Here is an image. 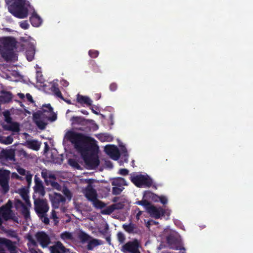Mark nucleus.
<instances>
[{
  "mask_svg": "<svg viewBox=\"0 0 253 253\" xmlns=\"http://www.w3.org/2000/svg\"><path fill=\"white\" fill-rule=\"evenodd\" d=\"M41 217H42V219L43 222L47 224L49 222V219L48 218L44 217V214L43 216L39 215Z\"/></svg>",
  "mask_w": 253,
  "mask_h": 253,
  "instance_id": "58",
  "label": "nucleus"
},
{
  "mask_svg": "<svg viewBox=\"0 0 253 253\" xmlns=\"http://www.w3.org/2000/svg\"><path fill=\"white\" fill-rule=\"evenodd\" d=\"M81 112L82 114H84V115H87L88 114V112L86 110H81Z\"/></svg>",
  "mask_w": 253,
  "mask_h": 253,
  "instance_id": "63",
  "label": "nucleus"
},
{
  "mask_svg": "<svg viewBox=\"0 0 253 253\" xmlns=\"http://www.w3.org/2000/svg\"><path fill=\"white\" fill-rule=\"evenodd\" d=\"M49 198L54 209L60 208L63 211H64V208L62 206L65 202V199L61 194L56 193L50 194Z\"/></svg>",
  "mask_w": 253,
  "mask_h": 253,
  "instance_id": "7",
  "label": "nucleus"
},
{
  "mask_svg": "<svg viewBox=\"0 0 253 253\" xmlns=\"http://www.w3.org/2000/svg\"><path fill=\"white\" fill-rule=\"evenodd\" d=\"M123 227L124 230L128 233L133 232L135 229V225L132 223L124 224Z\"/></svg>",
  "mask_w": 253,
  "mask_h": 253,
  "instance_id": "34",
  "label": "nucleus"
},
{
  "mask_svg": "<svg viewBox=\"0 0 253 253\" xmlns=\"http://www.w3.org/2000/svg\"><path fill=\"white\" fill-rule=\"evenodd\" d=\"M62 191L63 194L66 196L67 198L69 200H71L72 197V194L71 193V191L66 187H64Z\"/></svg>",
  "mask_w": 253,
  "mask_h": 253,
  "instance_id": "38",
  "label": "nucleus"
},
{
  "mask_svg": "<svg viewBox=\"0 0 253 253\" xmlns=\"http://www.w3.org/2000/svg\"><path fill=\"white\" fill-rule=\"evenodd\" d=\"M18 156L20 157H23L24 158H33L32 157L28 156L23 149H20L18 151Z\"/></svg>",
  "mask_w": 253,
  "mask_h": 253,
  "instance_id": "41",
  "label": "nucleus"
},
{
  "mask_svg": "<svg viewBox=\"0 0 253 253\" xmlns=\"http://www.w3.org/2000/svg\"><path fill=\"white\" fill-rule=\"evenodd\" d=\"M48 178L54 179L55 178V175L53 173H52L50 171L48 174Z\"/></svg>",
  "mask_w": 253,
  "mask_h": 253,
  "instance_id": "59",
  "label": "nucleus"
},
{
  "mask_svg": "<svg viewBox=\"0 0 253 253\" xmlns=\"http://www.w3.org/2000/svg\"><path fill=\"white\" fill-rule=\"evenodd\" d=\"M4 118H5V121L9 124V123H11L12 122V119L11 118V117L10 116V114H9V112H5L4 114Z\"/></svg>",
  "mask_w": 253,
  "mask_h": 253,
  "instance_id": "48",
  "label": "nucleus"
},
{
  "mask_svg": "<svg viewBox=\"0 0 253 253\" xmlns=\"http://www.w3.org/2000/svg\"><path fill=\"white\" fill-rule=\"evenodd\" d=\"M25 175L27 182L28 183H30L31 182L32 175L29 173V172H27V173L25 174Z\"/></svg>",
  "mask_w": 253,
  "mask_h": 253,
  "instance_id": "53",
  "label": "nucleus"
},
{
  "mask_svg": "<svg viewBox=\"0 0 253 253\" xmlns=\"http://www.w3.org/2000/svg\"><path fill=\"white\" fill-rule=\"evenodd\" d=\"M99 139L102 141H111L113 140V137L109 134L104 133L100 135Z\"/></svg>",
  "mask_w": 253,
  "mask_h": 253,
  "instance_id": "36",
  "label": "nucleus"
},
{
  "mask_svg": "<svg viewBox=\"0 0 253 253\" xmlns=\"http://www.w3.org/2000/svg\"><path fill=\"white\" fill-rule=\"evenodd\" d=\"M118 88V84L116 83H112L109 85V89L111 91H115Z\"/></svg>",
  "mask_w": 253,
  "mask_h": 253,
  "instance_id": "52",
  "label": "nucleus"
},
{
  "mask_svg": "<svg viewBox=\"0 0 253 253\" xmlns=\"http://www.w3.org/2000/svg\"><path fill=\"white\" fill-rule=\"evenodd\" d=\"M9 124L3 125L2 126L4 130H10L16 132L19 131V125L17 123L11 122Z\"/></svg>",
  "mask_w": 253,
  "mask_h": 253,
  "instance_id": "25",
  "label": "nucleus"
},
{
  "mask_svg": "<svg viewBox=\"0 0 253 253\" xmlns=\"http://www.w3.org/2000/svg\"><path fill=\"white\" fill-rule=\"evenodd\" d=\"M91 110V111L92 113H93L94 114H96V115H98L99 114V113L97 111H96L95 110V109H94V107H91V108H90Z\"/></svg>",
  "mask_w": 253,
  "mask_h": 253,
  "instance_id": "62",
  "label": "nucleus"
},
{
  "mask_svg": "<svg viewBox=\"0 0 253 253\" xmlns=\"http://www.w3.org/2000/svg\"><path fill=\"white\" fill-rule=\"evenodd\" d=\"M49 250L51 253H64L67 251L62 244L59 242L50 247Z\"/></svg>",
  "mask_w": 253,
  "mask_h": 253,
  "instance_id": "18",
  "label": "nucleus"
},
{
  "mask_svg": "<svg viewBox=\"0 0 253 253\" xmlns=\"http://www.w3.org/2000/svg\"><path fill=\"white\" fill-rule=\"evenodd\" d=\"M67 137L74 144L76 149L81 153L82 158H99L97 155L99 148L94 138L73 131L68 132Z\"/></svg>",
  "mask_w": 253,
  "mask_h": 253,
  "instance_id": "1",
  "label": "nucleus"
},
{
  "mask_svg": "<svg viewBox=\"0 0 253 253\" xmlns=\"http://www.w3.org/2000/svg\"><path fill=\"white\" fill-rule=\"evenodd\" d=\"M2 101L4 102H9L12 98V95L10 92H5L1 97Z\"/></svg>",
  "mask_w": 253,
  "mask_h": 253,
  "instance_id": "32",
  "label": "nucleus"
},
{
  "mask_svg": "<svg viewBox=\"0 0 253 253\" xmlns=\"http://www.w3.org/2000/svg\"><path fill=\"white\" fill-rule=\"evenodd\" d=\"M17 192L20 195L21 197L25 201L26 205L29 207H31V204H30L29 196L28 195L29 192L28 189L26 188H22L18 189Z\"/></svg>",
  "mask_w": 253,
  "mask_h": 253,
  "instance_id": "19",
  "label": "nucleus"
},
{
  "mask_svg": "<svg viewBox=\"0 0 253 253\" xmlns=\"http://www.w3.org/2000/svg\"><path fill=\"white\" fill-rule=\"evenodd\" d=\"M117 238L118 240L121 243H124L125 240V237L124 235L121 232L118 233Z\"/></svg>",
  "mask_w": 253,
  "mask_h": 253,
  "instance_id": "47",
  "label": "nucleus"
},
{
  "mask_svg": "<svg viewBox=\"0 0 253 253\" xmlns=\"http://www.w3.org/2000/svg\"><path fill=\"white\" fill-rule=\"evenodd\" d=\"M131 181L137 187H150L152 184V179L147 175H134L131 176Z\"/></svg>",
  "mask_w": 253,
  "mask_h": 253,
  "instance_id": "5",
  "label": "nucleus"
},
{
  "mask_svg": "<svg viewBox=\"0 0 253 253\" xmlns=\"http://www.w3.org/2000/svg\"><path fill=\"white\" fill-rule=\"evenodd\" d=\"M0 53L1 57L6 61L11 60L14 56L13 50L2 49Z\"/></svg>",
  "mask_w": 253,
  "mask_h": 253,
  "instance_id": "21",
  "label": "nucleus"
},
{
  "mask_svg": "<svg viewBox=\"0 0 253 253\" xmlns=\"http://www.w3.org/2000/svg\"><path fill=\"white\" fill-rule=\"evenodd\" d=\"M147 195H148L149 196H150L152 200L155 202H158L159 201V198L153 196H157L156 195H155L150 192H145L144 193V196H146Z\"/></svg>",
  "mask_w": 253,
  "mask_h": 253,
  "instance_id": "44",
  "label": "nucleus"
},
{
  "mask_svg": "<svg viewBox=\"0 0 253 253\" xmlns=\"http://www.w3.org/2000/svg\"><path fill=\"white\" fill-rule=\"evenodd\" d=\"M30 148L34 150H38L40 149V145L36 140H32L28 143Z\"/></svg>",
  "mask_w": 253,
  "mask_h": 253,
  "instance_id": "33",
  "label": "nucleus"
},
{
  "mask_svg": "<svg viewBox=\"0 0 253 253\" xmlns=\"http://www.w3.org/2000/svg\"><path fill=\"white\" fill-rule=\"evenodd\" d=\"M51 90L56 97L60 98L61 99H64V97L58 87V84H57L54 83L52 84L51 87Z\"/></svg>",
  "mask_w": 253,
  "mask_h": 253,
  "instance_id": "26",
  "label": "nucleus"
},
{
  "mask_svg": "<svg viewBox=\"0 0 253 253\" xmlns=\"http://www.w3.org/2000/svg\"><path fill=\"white\" fill-rule=\"evenodd\" d=\"M120 157L122 156L125 158H127L129 157L128 151L124 144L123 143L119 144Z\"/></svg>",
  "mask_w": 253,
  "mask_h": 253,
  "instance_id": "29",
  "label": "nucleus"
},
{
  "mask_svg": "<svg viewBox=\"0 0 253 253\" xmlns=\"http://www.w3.org/2000/svg\"><path fill=\"white\" fill-rule=\"evenodd\" d=\"M17 202L20 204L22 205L23 207L22 213L26 219L30 217V212L28 210V208L30 207L27 205V207L23 206V205L21 204V202L19 200H18Z\"/></svg>",
  "mask_w": 253,
  "mask_h": 253,
  "instance_id": "35",
  "label": "nucleus"
},
{
  "mask_svg": "<svg viewBox=\"0 0 253 253\" xmlns=\"http://www.w3.org/2000/svg\"><path fill=\"white\" fill-rule=\"evenodd\" d=\"M153 196L159 198V201H160V202L163 205L166 204L168 203V199L166 197H165L164 196Z\"/></svg>",
  "mask_w": 253,
  "mask_h": 253,
  "instance_id": "42",
  "label": "nucleus"
},
{
  "mask_svg": "<svg viewBox=\"0 0 253 253\" xmlns=\"http://www.w3.org/2000/svg\"><path fill=\"white\" fill-rule=\"evenodd\" d=\"M139 244L137 240H135L128 242L122 247V251L125 253H140L138 250Z\"/></svg>",
  "mask_w": 253,
  "mask_h": 253,
  "instance_id": "9",
  "label": "nucleus"
},
{
  "mask_svg": "<svg viewBox=\"0 0 253 253\" xmlns=\"http://www.w3.org/2000/svg\"><path fill=\"white\" fill-rule=\"evenodd\" d=\"M18 95L19 98L21 99H24L25 97L24 94L22 93H19Z\"/></svg>",
  "mask_w": 253,
  "mask_h": 253,
  "instance_id": "64",
  "label": "nucleus"
},
{
  "mask_svg": "<svg viewBox=\"0 0 253 253\" xmlns=\"http://www.w3.org/2000/svg\"><path fill=\"white\" fill-rule=\"evenodd\" d=\"M2 49L13 50L16 47V41L15 39L11 37H6L0 38Z\"/></svg>",
  "mask_w": 253,
  "mask_h": 253,
  "instance_id": "10",
  "label": "nucleus"
},
{
  "mask_svg": "<svg viewBox=\"0 0 253 253\" xmlns=\"http://www.w3.org/2000/svg\"><path fill=\"white\" fill-rule=\"evenodd\" d=\"M128 171L126 169H121L119 170V173L121 175H126L128 174Z\"/></svg>",
  "mask_w": 253,
  "mask_h": 253,
  "instance_id": "55",
  "label": "nucleus"
},
{
  "mask_svg": "<svg viewBox=\"0 0 253 253\" xmlns=\"http://www.w3.org/2000/svg\"><path fill=\"white\" fill-rule=\"evenodd\" d=\"M136 204L143 206L146 211L147 210V208L149 207L151 205V204L146 200L139 201L136 202Z\"/></svg>",
  "mask_w": 253,
  "mask_h": 253,
  "instance_id": "39",
  "label": "nucleus"
},
{
  "mask_svg": "<svg viewBox=\"0 0 253 253\" xmlns=\"http://www.w3.org/2000/svg\"><path fill=\"white\" fill-rule=\"evenodd\" d=\"M26 97L28 101H29L31 103L34 102V100L33 99V97L30 93H27L26 95Z\"/></svg>",
  "mask_w": 253,
  "mask_h": 253,
  "instance_id": "56",
  "label": "nucleus"
},
{
  "mask_svg": "<svg viewBox=\"0 0 253 253\" xmlns=\"http://www.w3.org/2000/svg\"><path fill=\"white\" fill-rule=\"evenodd\" d=\"M35 209L39 215L43 216L48 211L47 201L45 200L37 199L34 201Z\"/></svg>",
  "mask_w": 253,
  "mask_h": 253,
  "instance_id": "8",
  "label": "nucleus"
},
{
  "mask_svg": "<svg viewBox=\"0 0 253 253\" xmlns=\"http://www.w3.org/2000/svg\"><path fill=\"white\" fill-rule=\"evenodd\" d=\"M79 237L83 242H87L90 239L91 237L85 233L82 232L79 234Z\"/></svg>",
  "mask_w": 253,
  "mask_h": 253,
  "instance_id": "37",
  "label": "nucleus"
},
{
  "mask_svg": "<svg viewBox=\"0 0 253 253\" xmlns=\"http://www.w3.org/2000/svg\"><path fill=\"white\" fill-rule=\"evenodd\" d=\"M104 152L110 158H120L119 148L115 145L108 144L105 146Z\"/></svg>",
  "mask_w": 253,
  "mask_h": 253,
  "instance_id": "11",
  "label": "nucleus"
},
{
  "mask_svg": "<svg viewBox=\"0 0 253 253\" xmlns=\"http://www.w3.org/2000/svg\"><path fill=\"white\" fill-rule=\"evenodd\" d=\"M0 158H15V152L13 149H3L0 153Z\"/></svg>",
  "mask_w": 253,
  "mask_h": 253,
  "instance_id": "23",
  "label": "nucleus"
},
{
  "mask_svg": "<svg viewBox=\"0 0 253 253\" xmlns=\"http://www.w3.org/2000/svg\"><path fill=\"white\" fill-rule=\"evenodd\" d=\"M101 244H102V242L100 240L90 238V239L88 241L87 249L88 250H91L93 249L94 247Z\"/></svg>",
  "mask_w": 253,
  "mask_h": 253,
  "instance_id": "28",
  "label": "nucleus"
},
{
  "mask_svg": "<svg viewBox=\"0 0 253 253\" xmlns=\"http://www.w3.org/2000/svg\"><path fill=\"white\" fill-rule=\"evenodd\" d=\"M68 163L72 167L80 169H82V164L79 163L78 159H69Z\"/></svg>",
  "mask_w": 253,
  "mask_h": 253,
  "instance_id": "31",
  "label": "nucleus"
},
{
  "mask_svg": "<svg viewBox=\"0 0 253 253\" xmlns=\"http://www.w3.org/2000/svg\"><path fill=\"white\" fill-rule=\"evenodd\" d=\"M88 54L91 58H96L99 55V52L96 50H90Z\"/></svg>",
  "mask_w": 253,
  "mask_h": 253,
  "instance_id": "43",
  "label": "nucleus"
},
{
  "mask_svg": "<svg viewBox=\"0 0 253 253\" xmlns=\"http://www.w3.org/2000/svg\"><path fill=\"white\" fill-rule=\"evenodd\" d=\"M9 176V171L0 169V184L5 192H6L9 190V186L8 184Z\"/></svg>",
  "mask_w": 253,
  "mask_h": 253,
  "instance_id": "12",
  "label": "nucleus"
},
{
  "mask_svg": "<svg viewBox=\"0 0 253 253\" xmlns=\"http://www.w3.org/2000/svg\"><path fill=\"white\" fill-rule=\"evenodd\" d=\"M85 167L87 169H93L97 167L99 164V159H83Z\"/></svg>",
  "mask_w": 253,
  "mask_h": 253,
  "instance_id": "22",
  "label": "nucleus"
},
{
  "mask_svg": "<svg viewBox=\"0 0 253 253\" xmlns=\"http://www.w3.org/2000/svg\"><path fill=\"white\" fill-rule=\"evenodd\" d=\"M44 144H45V147H44V152L45 153L47 151H48L49 147L47 142H45L44 143Z\"/></svg>",
  "mask_w": 253,
  "mask_h": 253,
  "instance_id": "61",
  "label": "nucleus"
},
{
  "mask_svg": "<svg viewBox=\"0 0 253 253\" xmlns=\"http://www.w3.org/2000/svg\"><path fill=\"white\" fill-rule=\"evenodd\" d=\"M142 211H139L138 213L136 214V218L137 220H138L139 219L140 216L142 214Z\"/></svg>",
  "mask_w": 253,
  "mask_h": 253,
  "instance_id": "60",
  "label": "nucleus"
},
{
  "mask_svg": "<svg viewBox=\"0 0 253 253\" xmlns=\"http://www.w3.org/2000/svg\"><path fill=\"white\" fill-rule=\"evenodd\" d=\"M124 205L122 203H118L113 204L101 210V213L103 214H110L116 210H120L123 209Z\"/></svg>",
  "mask_w": 253,
  "mask_h": 253,
  "instance_id": "16",
  "label": "nucleus"
},
{
  "mask_svg": "<svg viewBox=\"0 0 253 253\" xmlns=\"http://www.w3.org/2000/svg\"><path fill=\"white\" fill-rule=\"evenodd\" d=\"M35 191L40 194V196H43L45 194L44 187L41 182L36 181V185L34 187Z\"/></svg>",
  "mask_w": 253,
  "mask_h": 253,
  "instance_id": "27",
  "label": "nucleus"
},
{
  "mask_svg": "<svg viewBox=\"0 0 253 253\" xmlns=\"http://www.w3.org/2000/svg\"><path fill=\"white\" fill-rule=\"evenodd\" d=\"M17 170L19 173L22 175H25L27 173L25 170L22 168H18Z\"/></svg>",
  "mask_w": 253,
  "mask_h": 253,
  "instance_id": "57",
  "label": "nucleus"
},
{
  "mask_svg": "<svg viewBox=\"0 0 253 253\" xmlns=\"http://www.w3.org/2000/svg\"><path fill=\"white\" fill-rule=\"evenodd\" d=\"M8 5L9 11L15 17L22 19L28 15V10L26 7V0H5Z\"/></svg>",
  "mask_w": 253,
  "mask_h": 253,
  "instance_id": "3",
  "label": "nucleus"
},
{
  "mask_svg": "<svg viewBox=\"0 0 253 253\" xmlns=\"http://www.w3.org/2000/svg\"><path fill=\"white\" fill-rule=\"evenodd\" d=\"M71 121H72V125L82 126H86L90 121H92L91 120H86L81 116H73L71 118Z\"/></svg>",
  "mask_w": 253,
  "mask_h": 253,
  "instance_id": "17",
  "label": "nucleus"
},
{
  "mask_svg": "<svg viewBox=\"0 0 253 253\" xmlns=\"http://www.w3.org/2000/svg\"><path fill=\"white\" fill-rule=\"evenodd\" d=\"M57 119V115L54 113L53 109L48 104L42 106L41 110H38L33 114V121L37 126L42 130L44 129L47 123L45 122L48 120L54 122Z\"/></svg>",
  "mask_w": 253,
  "mask_h": 253,
  "instance_id": "2",
  "label": "nucleus"
},
{
  "mask_svg": "<svg viewBox=\"0 0 253 253\" xmlns=\"http://www.w3.org/2000/svg\"><path fill=\"white\" fill-rule=\"evenodd\" d=\"M13 139L12 136H8L5 138L3 141V143L5 144H10L12 143Z\"/></svg>",
  "mask_w": 253,
  "mask_h": 253,
  "instance_id": "45",
  "label": "nucleus"
},
{
  "mask_svg": "<svg viewBox=\"0 0 253 253\" xmlns=\"http://www.w3.org/2000/svg\"><path fill=\"white\" fill-rule=\"evenodd\" d=\"M147 211L153 217L160 218L162 216V208H157L152 204L147 208Z\"/></svg>",
  "mask_w": 253,
  "mask_h": 253,
  "instance_id": "15",
  "label": "nucleus"
},
{
  "mask_svg": "<svg viewBox=\"0 0 253 253\" xmlns=\"http://www.w3.org/2000/svg\"><path fill=\"white\" fill-rule=\"evenodd\" d=\"M20 26L21 28L26 30L29 28V24L28 23L27 21L25 20V21H23L20 23Z\"/></svg>",
  "mask_w": 253,
  "mask_h": 253,
  "instance_id": "46",
  "label": "nucleus"
},
{
  "mask_svg": "<svg viewBox=\"0 0 253 253\" xmlns=\"http://www.w3.org/2000/svg\"><path fill=\"white\" fill-rule=\"evenodd\" d=\"M51 216L52 218L54 219L55 223H56L57 222H58V218L56 216V212H55V211H52L51 212Z\"/></svg>",
  "mask_w": 253,
  "mask_h": 253,
  "instance_id": "54",
  "label": "nucleus"
},
{
  "mask_svg": "<svg viewBox=\"0 0 253 253\" xmlns=\"http://www.w3.org/2000/svg\"><path fill=\"white\" fill-rule=\"evenodd\" d=\"M77 101L80 104H85L87 106H91L92 102V100L88 96H83L79 94L77 95Z\"/></svg>",
  "mask_w": 253,
  "mask_h": 253,
  "instance_id": "24",
  "label": "nucleus"
},
{
  "mask_svg": "<svg viewBox=\"0 0 253 253\" xmlns=\"http://www.w3.org/2000/svg\"><path fill=\"white\" fill-rule=\"evenodd\" d=\"M30 21L31 24L36 27H39L42 23V20L37 13L34 12L30 18Z\"/></svg>",
  "mask_w": 253,
  "mask_h": 253,
  "instance_id": "20",
  "label": "nucleus"
},
{
  "mask_svg": "<svg viewBox=\"0 0 253 253\" xmlns=\"http://www.w3.org/2000/svg\"><path fill=\"white\" fill-rule=\"evenodd\" d=\"M38 242L43 248H45L50 243V240L49 236L43 232H38L35 235Z\"/></svg>",
  "mask_w": 253,
  "mask_h": 253,
  "instance_id": "13",
  "label": "nucleus"
},
{
  "mask_svg": "<svg viewBox=\"0 0 253 253\" xmlns=\"http://www.w3.org/2000/svg\"><path fill=\"white\" fill-rule=\"evenodd\" d=\"M83 192L86 198L92 202L93 205L98 208H102L105 206V204L97 199V195L95 190L91 185H88Z\"/></svg>",
  "mask_w": 253,
  "mask_h": 253,
  "instance_id": "4",
  "label": "nucleus"
},
{
  "mask_svg": "<svg viewBox=\"0 0 253 253\" xmlns=\"http://www.w3.org/2000/svg\"><path fill=\"white\" fill-rule=\"evenodd\" d=\"M50 171L44 169H43L42 171V176L45 179V180H47L48 179V176Z\"/></svg>",
  "mask_w": 253,
  "mask_h": 253,
  "instance_id": "49",
  "label": "nucleus"
},
{
  "mask_svg": "<svg viewBox=\"0 0 253 253\" xmlns=\"http://www.w3.org/2000/svg\"><path fill=\"white\" fill-rule=\"evenodd\" d=\"M0 253H6L3 246L6 247L11 253H16V247L10 241L4 238H0Z\"/></svg>",
  "mask_w": 253,
  "mask_h": 253,
  "instance_id": "14",
  "label": "nucleus"
},
{
  "mask_svg": "<svg viewBox=\"0 0 253 253\" xmlns=\"http://www.w3.org/2000/svg\"><path fill=\"white\" fill-rule=\"evenodd\" d=\"M26 53L27 60L29 61H32L34 58V51L33 50H28Z\"/></svg>",
  "mask_w": 253,
  "mask_h": 253,
  "instance_id": "40",
  "label": "nucleus"
},
{
  "mask_svg": "<svg viewBox=\"0 0 253 253\" xmlns=\"http://www.w3.org/2000/svg\"><path fill=\"white\" fill-rule=\"evenodd\" d=\"M111 183L113 186L112 194L114 195L120 194L124 189V186L127 185L125 179L121 177L113 178Z\"/></svg>",
  "mask_w": 253,
  "mask_h": 253,
  "instance_id": "6",
  "label": "nucleus"
},
{
  "mask_svg": "<svg viewBox=\"0 0 253 253\" xmlns=\"http://www.w3.org/2000/svg\"><path fill=\"white\" fill-rule=\"evenodd\" d=\"M61 238L65 242L72 241L73 239V236L71 233L69 232H64L61 234Z\"/></svg>",
  "mask_w": 253,
  "mask_h": 253,
  "instance_id": "30",
  "label": "nucleus"
},
{
  "mask_svg": "<svg viewBox=\"0 0 253 253\" xmlns=\"http://www.w3.org/2000/svg\"><path fill=\"white\" fill-rule=\"evenodd\" d=\"M51 185L54 189L57 190L61 191L62 190L61 186L57 182H51Z\"/></svg>",
  "mask_w": 253,
  "mask_h": 253,
  "instance_id": "51",
  "label": "nucleus"
},
{
  "mask_svg": "<svg viewBox=\"0 0 253 253\" xmlns=\"http://www.w3.org/2000/svg\"><path fill=\"white\" fill-rule=\"evenodd\" d=\"M171 213V211L168 209H163L162 208V216H167L169 217Z\"/></svg>",
  "mask_w": 253,
  "mask_h": 253,
  "instance_id": "50",
  "label": "nucleus"
}]
</instances>
